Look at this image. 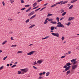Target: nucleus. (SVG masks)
Masks as SVG:
<instances>
[{
    "mask_svg": "<svg viewBox=\"0 0 79 79\" xmlns=\"http://www.w3.org/2000/svg\"><path fill=\"white\" fill-rule=\"evenodd\" d=\"M58 25L56 26L57 27H64V25L62 24H61V22H58L57 23Z\"/></svg>",
    "mask_w": 79,
    "mask_h": 79,
    "instance_id": "1",
    "label": "nucleus"
},
{
    "mask_svg": "<svg viewBox=\"0 0 79 79\" xmlns=\"http://www.w3.org/2000/svg\"><path fill=\"white\" fill-rule=\"evenodd\" d=\"M21 71H23V72L22 73V74H23L24 73H27V71H28V69L27 68L24 69H21Z\"/></svg>",
    "mask_w": 79,
    "mask_h": 79,
    "instance_id": "2",
    "label": "nucleus"
},
{
    "mask_svg": "<svg viewBox=\"0 0 79 79\" xmlns=\"http://www.w3.org/2000/svg\"><path fill=\"white\" fill-rule=\"evenodd\" d=\"M51 34H52V35L54 36H56L57 37H59V33H55L52 32L51 33Z\"/></svg>",
    "mask_w": 79,
    "mask_h": 79,
    "instance_id": "3",
    "label": "nucleus"
},
{
    "mask_svg": "<svg viewBox=\"0 0 79 79\" xmlns=\"http://www.w3.org/2000/svg\"><path fill=\"white\" fill-rule=\"evenodd\" d=\"M77 64L72 65V69H73V70H74V69H75L76 68H77Z\"/></svg>",
    "mask_w": 79,
    "mask_h": 79,
    "instance_id": "4",
    "label": "nucleus"
},
{
    "mask_svg": "<svg viewBox=\"0 0 79 79\" xmlns=\"http://www.w3.org/2000/svg\"><path fill=\"white\" fill-rule=\"evenodd\" d=\"M35 52V51H32L31 52H30L29 53H27V55H32V54H34Z\"/></svg>",
    "mask_w": 79,
    "mask_h": 79,
    "instance_id": "5",
    "label": "nucleus"
},
{
    "mask_svg": "<svg viewBox=\"0 0 79 79\" xmlns=\"http://www.w3.org/2000/svg\"><path fill=\"white\" fill-rule=\"evenodd\" d=\"M74 19V18L73 17H70L68 19L69 21H71V20H73Z\"/></svg>",
    "mask_w": 79,
    "mask_h": 79,
    "instance_id": "6",
    "label": "nucleus"
},
{
    "mask_svg": "<svg viewBox=\"0 0 79 79\" xmlns=\"http://www.w3.org/2000/svg\"><path fill=\"white\" fill-rule=\"evenodd\" d=\"M34 13H35V12L34 11H32L28 14V16H31V15H34Z\"/></svg>",
    "mask_w": 79,
    "mask_h": 79,
    "instance_id": "7",
    "label": "nucleus"
},
{
    "mask_svg": "<svg viewBox=\"0 0 79 79\" xmlns=\"http://www.w3.org/2000/svg\"><path fill=\"white\" fill-rule=\"evenodd\" d=\"M71 68V67L70 66H67L65 69V71H67L68 70H69Z\"/></svg>",
    "mask_w": 79,
    "mask_h": 79,
    "instance_id": "8",
    "label": "nucleus"
},
{
    "mask_svg": "<svg viewBox=\"0 0 79 79\" xmlns=\"http://www.w3.org/2000/svg\"><path fill=\"white\" fill-rule=\"evenodd\" d=\"M37 63L40 64L42 63V61L41 60H38L37 61Z\"/></svg>",
    "mask_w": 79,
    "mask_h": 79,
    "instance_id": "9",
    "label": "nucleus"
},
{
    "mask_svg": "<svg viewBox=\"0 0 79 79\" xmlns=\"http://www.w3.org/2000/svg\"><path fill=\"white\" fill-rule=\"evenodd\" d=\"M46 19H47V20L48 21H53V19H49V18H46Z\"/></svg>",
    "mask_w": 79,
    "mask_h": 79,
    "instance_id": "10",
    "label": "nucleus"
},
{
    "mask_svg": "<svg viewBox=\"0 0 79 79\" xmlns=\"http://www.w3.org/2000/svg\"><path fill=\"white\" fill-rule=\"evenodd\" d=\"M31 10V7H30L27 10H26V12H27V13L29 12V11Z\"/></svg>",
    "mask_w": 79,
    "mask_h": 79,
    "instance_id": "11",
    "label": "nucleus"
},
{
    "mask_svg": "<svg viewBox=\"0 0 79 79\" xmlns=\"http://www.w3.org/2000/svg\"><path fill=\"white\" fill-rule=\"evenodd\" d=\"M53 16V14H51L48 13L47 15V17H49L50 16Z\"/></svg>",
    "mask_w": 79,
    "mask_h": 79,
    "instance_id": "12",
    "label": "nucleus"
},
{
    "mask_svg": "<svg viewBox=\"0 0 79 79\" xmlns=\"http://www.w3.org/2000/svg\"><path fill=\"white\" fill-rule=\"evenodd\" d=\"M57 5H58V4H57L56 3V4H55L51 6V8H52L53 7H54L56 6Z\"/></svg>",
    "mask_w": 79,
    "mask_h": 79,
    "instance_id": "13",
    "label": "nucleus"
},
{
    "mask_svg": "<svg viewBox=\"0 0 79 79\" xmlns=\"http://www.w3.org/2000/svg\"><path fill=\"white\" fill-rule=\"evenodd\" d=\"M76 60H77V58L71 60V62H74L75 61H76Z\"/></svg>",
    "mask_w": 79,
    "mask_h": 79,
    "instance_id": "14",
    "label": "nucleus"
},
{
    "mask_svg": "<svg viewBox=\"0 0 79 79\" xmlns=\"http://www.w3.org/2000/svg\"><path fill=\"white\" fill-rule=\"evenodd\" d=\"M47 19H46L44 23V24H47V23H48V21H47Z\"/></svg>",
    "mask_w": 79,
    "mask_h": 79,
    "instance_id": "15",
    "label": "nucleus"
},
{
    "mask_svg": "<svg viewBox=\"0 0 79 79\" xmlns=\"http://www.w3.org/2000/svg\"><path fill=\"white\" fill-rule=\"evenodd\" d=\"M54 29H55V27L52 26L51 27L50 29L52 31H53V30H54Z\"/></svg>",
    "mask_w": 79,
    "mask_h": 79,
    "instance_id": "16",
    "label": "nucleus"
},
{
    "mask_svg": "<svg viewBox=\"0 0 79 79\" xmlns=\"http://www.w3.org/2000/svg\"><path fill=\"white\" fill-rule=\"evenodd\" d=\"M50 72H48L47 73H46V76H49V74H50Z\"/></svg>",
    "mask_w": 79,
    "mask_h": 79,
    "instance_id": "17",
    "label": "nucleus"
},
{
    "mask_svg": "<svg viewBox=\"0 0 79 79\" xmlns=\"http://www.w3.org/2000/svg\"><path fill=\"white\" fill-rule=\"evenodd\" d=\"M33 7H35V6H36V5H37V2H35L34 4H33Z\"/></svg>",
    "mask_w": 79,
    "mask_h": 79,
    "instance_id": "18",
    "label": "nucleus"
},
{
    "mask_svg": "<svg viewBox=\"0 0 79 79\" xmlns=\"http://www.w3.org/2000/svg\"><path fill=\"white\" fill-rule=\"evenodd\" d=\"M50 23H52V24H55L56 23V22L52 21H51Z\"/></svg>",
    "mask_w": 79,
    "mask_h": 79,
    "instance_id": "19",
    "label": "nucleus"
},
{
    "mask_svg": "<svg viewBox=\"0 0 79 79\" xmlns=\"http://www.w3.org/2000/svg\"><path fill=\"white\" fill-rule=\"evenodd\" d=\"M63 1H61L57 3H56V4H58V5H59V4H60V3H63Z\"/></svg>",
    "mask_w": 79,
    "mask_h": 79,
    "instance_id": "20",
    "label": "nucleus"
},
{
    "mask_svg": "<svg viewBox=\"0 0 79 79\" xmlns=\"http://www.w3.org/2000/svg\"><path fill=\"white\" fill-rule=\"evenodd\" d=\"M66 14V12H64L62 14V16H64Z\"/></svg>",
    "mask_w": 79,
    "mask_h": 79,
    "instance_id": "21",
    "label": "nucleus"
},
{
    "mask_svg": "<svg viewBox=\"0 0 79 79\" xmlns=\"http://www.w3.org/2000/svg\"><path fill=\"white\" fill-rule=\"evenodd\" d=\"M70 65H71V63H67L66 64V65L67 66H69Z\"/></svg>",
    "mask_w": 79,
    "mask_h": 79,
    "instance_id": "22",
    "label": "nucleus"
},
{
    "mask_svg": "<svg viewBox=\"0 0 79 79\" xmlns=\"http://www.w3.org/2000/svg\"><path fill=\"white\" fill-rule=\"evenodd\" d=\"M73 7V5H71L69 8V9L70 10V9H72Z\"/></svg>",
    "mask_w": 79,
    "mask_h": 79,
    "instance_id": "23",
    "label": "nucleus"
},
{
    "mask_svg": "<svg viewBox=\"0 0 79 79\" xmlns=\"http://www.w3.org/2000/svg\"><path fill=\"white\" fill-rule=\"evenodd\" d=\"M35 26V24H33L31 26H30L29 27V28H32L33 27Z\"/></svg>",
    "mask_w": 79,
    "mask_h": 79,
    "instance_id": "24",
    "label": "nucleus"
},
{
    "mask_svg": "<svg viewBox=\"0 0 79 79\" xmlns=\"http://www.w3.org/2000/svg\"><path fill=\"white\" fill-rule=\"evenodd\" d=\"M70 70H69V71H67L66 72V73H67L66 75H68V74H69V73H70Z\"/></svg>",
    "mask_w": 79,
    "mask_h": 79,
    "instance_id": "25",
    "label": "nucleus"
},
{
    "mask_svg": "<svg viewBox=\"0 0 79 79\" xmlns=\"http://www.w3.org/2000/svg\"><path fill=\"white\" fill-rule=\"evenodd\" d=\"M61 13H63L64 11V10L63 9H61L60 10Z\"/></svg>",
    "mask_w": 79,
    "mask_h": 79,
    "instance_id": "26",
    "label": "nucleus"
},
{
    "mask_svg": "<svg viewBox=\"0 0 79 79\" xmlns=\"http://www.w3.org/2000/svg\"><path fill=\"white\" fill-rule=\"evenodd\" d=\"M56 19L57 21V22H59V21H60V18L58 17H57L56 18Z\"/></svg>",
    "mask_w": 79,
    "mask_h": 79,
    "instance_id": "27",
    "label": "nucleus"
},
{
    "mask_svg": "<svg viewBox=\"0 0 79 79\" xmlns=\"http://www.w3.org/2000/svg\"><path fill=\"white\" fill-rule=\"evenodd\" d=\"M30 6V5L27 4V5H26L25 6V7L26 8H27L28 7H29V6Z\"/></svg>",
    "mask_w": 79,
    "mask_h": 79,
    "instance_id": "28",
    "label": "nucleus"
},
{
    "mask_svg": "<svg viewBox=\"0 0 79 79\" xmlns=\"http://www.w3.org/2000/svg\"><path fill=\"white\" fill-rule=\"evenodd\" d=\"M6 42H7V41L6 40L3 42V43H2V44L4 45V44H6Z\"/></svg>",
    "mask_w": 79,
    "mask_h": 79,
    "instance_id": "29",
    "label": "nucleus"
},
{
    "mask_svg": "<svg viewBox=\"0 0 79 79\" xmlns=\"http://www.w3.org/2000/svg\"><path fill=\"white\" fill-rule=\"evenodd\" d=\"M45 8H46V6L42 8L40 10V11H42V10H44V9H45Z\"/></svg>",
    "mask_w": 79,
    "mask_h": 79,
    "instance_id": "30",
    "label": "nucleus"
},
{
    "mask_svg": "<svg viewBox=\"0 0 79 79\" xmlns=\"http://www.w3.org/2000/svg\"><path fill=\"white\" fill-rule=\"evenodd\" d=\"M29 19H28L27 20H26L25 21V23H29Z\"/></svg>",
    "mask_w": 79,
    "mask_h": 79,
    "instance_id": "31",
    "label": "nucleus"
},
{
    "mask_svg": "<svg viewBox=\"0 0 79 79\" xmlns=\"http://www.w3.org/2000/svg\"><path fill=\"white\" fill-rule=\"evenodd\" d=\"M77 63H78V62L77 61H75L73 62V64L74 65V64H76Z\"/></svg>",
    "mask_w": 79,
    "mask_h": 79,
    "instance_id": "32",
    "label": "nucleus"
},
{
    "mask_svg": "<svg viewBox=\"0 0 79 79\" xmlns=\"http://www.w3.org/2000/svg\"><path fill=\"white\" fill-rule=\"evenodd\" d=\"M4 68V66H2L1 67H0V71L1 69H3Z\"/></svg>",
    "mask_w": 79,
    "mask_h": 79,
    "instance_id": "33",
    "label": "nucleus"
},
{
    "mask_svg": "<svg viewBox=\"0 0 79 79\" xmlns=\"http://www.w3.org/2000/svg\"><path fill=\"white\" fill-rule=\"evenodd\" d=\"M23 51H19L17 52V53H23Z\"/></svg>",
    "mask_w": 79,
    "mask_h": 79,
    "instance_id": "34",
    "label": "nucleus"
},
{
    "mask_svg": "<svg viewBox=\"0 0 79 79\" xmlns=\"http://www.w3.org/2000/svg\"><path fill=\"white\" fill-rule=\"evenodd\" d=\"M25 9H26V8L24 7V8H23L21 9H20V10L21 11H23V10H25Z\"/></svg>",
    "mask_w": 79,
    "mask_h": 79,
    "instance_id": "35",
    "label": "nucleus"
},
{
    "mask_svg": "<svg viewBox=\"0 0 79 79\" xmlns=\"http://www.w3.org/2000/svg\"><path fill=\"white\" fill-rule=\"evenodd\" d=\"M39 6H38L36 7L33 8V10H34V9H36V8H38Z\"/></svg>",
    "mask_w": 79,
    "mask_h": 79,
    "instance_id": "36",
    "label": "nucleus"
},
{
    "mask_svg": "<svg viewBox=\"0 0 79 79\" xmlns=\"http://www.w3.org/2000/svg\"><path fill=\"white\" fill-rule=\"evenodd\" d=\"M68 1H64V4H65V3H68Z\"/></svg>",
    "mask_w": 79,
    "mask_h": 79,
    "instance_id": "37",
    "label": "nucleus"
},
{
    "mask_svg": "<svg viewBox=\"0 0 79 79\" xmlns=\"http://www.w3.org/2000/svg\"><path fill=\"white\" fill-rule=\"evenodd\" d=\"M18 73L19 74H20L21 73V72L20 71H18Z\"/></svg>",
    "mask_w": 79,
    "mask_h": 79,
    "instance_id": "38",
    "label": "nucleus"
},
{
    "mask_svg": "<svg viewBox=\"0 0 79 79\" xmlns=\"http://www.w3.org/2000/svg\"><path fill=\"white\" fill-rule=\"evenodd\" d=\"M16 65H14L11 66V68H15V67H16Z\"/></svg>",
    "mask_w": 79,
    "mask_h": 79,
    "instance_id": "39",
    "label": "nucleus"
},
{
    "mask_svg": "<svg viewBox=\"0 0 79 79\" xmlns=\"http://www.w3.org/2000/svg\"><path fill=\"white\" fill-rule=\"evenodd\" d=\"M16 46H17V45H16L14 44V45H12L11 47H16Z\"/></svg>",
    "mask_w": 79,
    "mask_h": 79,
    "instance_id": "40",
    "label": "nucleus"
},
{
    "mask_svg": "<svg viewBox=\"0 0 79 79\" xmlns=\"http://www.w3.org/2000/svg\"><path fill=\"white\" fill-rule=\"evenodd\" d=\"M62 40L63 41L64 39V36H62L61 38Z\"/></svg>",
    "mask_w": 79,
    "mask_h": 79,
    "instance_id": "41",
    "label": "nucleus"
},
{
    "mask_svg": "<svg viewBox=\"0 0 79 79\" xmlns=\"http://www.w3.org/2000/svg\"><path fill=\"white\" fill-rule=\"evenodd\" d=\"M71 24V22H69L67 24V25L68 26H69Z\"/></svg>",
    "mask_w": 79,
    "mask_h": 79,
    "instance_id": "42",
    "label": "nucleus"
},
{
    "mask_svg": "<svg viewBox=\"0 0 79 79\" xmlns=\"http://www.w3.org/2000/svg\"><path fill=\"white\" fill-rule=\"evenodd\" d=\"M21 1V3H24V1L23 0H20Z\"/></svg>",
    "mask_w": 79,
    "mask_h": 79,
    "instance_id": "43",
    "label": "nucleus"
},
{
    "mask_svg": "<svg viewBox=\"0 0 79 79\" xmlns=\"http://www.w3.org/2000/svg\"><path fill=\"white\" fill-rule=\"evenodd\" d=\"M36 14L33 15V16H32V18H35V16H36Z\"/></svg>",
    "mask_w": 79,
    "mask_h": 79,
    "instance_id": "44",
    "label": "nucleus"
},
{
    "mask_svg": "<svg viewBox=\"0 0 79 79\" xmlns=\"http://www.w3.org/2000/svg\"><path fill=\"white\" fill-rule=\"evenodd\" d=\"M33 68H34V69H37V68L35 67V66H33Z\"/></svg>",
    "mask_w": 79,
    "mask_h": 79,
    "instance_id": "45",
    "label": "nucleus"
},
{
    "mask_svg": "<svg viewBox=\"0 0 79 79\" xmlns=\"http://www.w3.org/2000/svg\"><path fill=\"white\" fill-rule=\"evenodd\" d=\"M43 79V77H40V76L39 78H38V79Z\"/></svg>",
    "mask_w": 79,
    "mask_h": 79,
    "instance_id": "46",
    "label": "nucleus"
},
{
    "mask_svg": "<svg viewBox=\"0 0 79 79\" xmlns=\"http://www.w3.org/2000/svg\"><path fill=\"white\" fill-rule=\"evenodd\" d=\"M65 57V56H63L61 57V58L63 59V58H64Z\"/></svg>",
    "mask_w": 79,
    "mask_h": 79,
    "instance_id": "47",
    "label": "nucleus"
},
{
    "mask_svg": "<svg viewBox=\"0 0 79 79\" xmlns=\"http://www.w3.org/2000/svg\"><path fill=\"white\" fill-rule=\"evenodd\" d=\"M10 1L11 3H13L14 2V1H13V0H10Z\"/></svg>",
    "mask_w": 79,
    "mask_h": 79,
    "instance_id": "48",
    "label": "nucleus"
},
{
    "mask_svg": "<svg viewBox=\"0 0 79 79\" xmlns=\"http://www.w3.org/2000/svg\"><path fill=\"white\" fill-rule=\"evenodd\" d=\"M64 18V17L61 18L60 19V21H61L62 19H63Z\"/></svg>",
    "mask_w": 79,
    "mask_h": 79,
    "instance_id": "49",
    "label": "nucleus"
},
{
    "mask_svg": "<svg viewBox=\"0 0 79 79\" xmlns=\"http://www.w3.org/2000/svg\"><path fill=\"white\" fill-rule=\"evenodd\" d=\"M41 1H42V0H38L37 1V2L38 3H39V2H41Z\"/></svg>",
    "mask_w": 79,
    "mask_h": 79,
    "instance_id": "50",
    "label": "nucleus"
},
{
    "mask_svg": "<svg viewBox=\"0 0 79 79\" xmlns=\"http://www.w3.org/2000/svg\"><path fill=\"white\" fill-rule=\"evenodd\" d=\"M2 3L3 4V6H5V2H4V1L2 2Z\"/></svg>",
    "mask_w": 79,
    "mask_h": 79,
    "instance_id": "51",
    "label": "nucleus"
},
{
    "mask_svg": "<svg viewBox=\"0 0 79 79\" xmlns=\"http://www.w3.org/2000/svg\"><path fill=\"white\" fill-rule=\"evenodd\" d=\"M67 65H65L63 67L64 68H67Z\"/></svg>",
    "mask_w": 79,
    "mask_h": 79,
    "instance_id": "52",
    "label": "nucleus"
},
{
    "mask_svg": "<svg viewBox=\"0 0 79 79\" xmlns=\"http://www.w3.org/2000/svg\"><path fill=\"white\" fill-rule=\"evenodd\" d=\"M49 37H50V36H46V37H45V39H47V38H48Z\"/></svg>",
    "mask_w": 79,
    "mask_h": 79,
    "instance_id": "53",
    "label": "nucleus"
},
{
    "mask_svg": "<svg viewBox=\"0 0 79 79\" xmlns=\"http://www.w3.org/2000/svg\"><path fill=\"white\" fill-rule=\"evenodd\" d=\"M37 64V62L35 61L33 64L34 65H35Z\"/></svg>",
    "mask_w": 79,
    "mask_h": 79,
    "instance_id": "54",
    "label": "nucleus"
},
{
    "mask_svg": "<svg viewBox=\"0 0 79 79\" xmlns=\"http://www.w3.org/2000/svg\"><path fill=\"white\" fill-rule=\"evenodd\" d=\"M70 2L71 3H74V0L71 1Z\"/></svg>",
    "mask_w": 79,
    "mask_h": 79,
    "instance_id": "55",
    "label": "nucleus"
},
{
    "mask_svg": "<svg viewBox=\"0 0 79 79\" xmlns=\"http://www.w3.org/2000/svg\"><path fill=\"white\" fill-rule=\"evenodd\" d=\"M38 10H39L38 9H36V10H35V12H37V11H38Z\"/></svg>",
    "mask_w": 79,
    "mask_h": 79,
    "instance_id": "56",
    "label": "nucleus"
},
{
    "mask_svg": "<svg viewBox=\"0 0 79 79\" xmlns=\"http://www.w3.org/2000/svg\"><path fill=\"white\" fill-rule=\"evenodd\" d=\"M42 74H43V73H41L39 74V76H42Z\"/></svg>",
    "mask_w": 79,
    "mask_h": 79,
    "instance_id": "57",
    "label": "nucleus"
},
{
    "mask_svg": "<svg viewBox=\"0 0 79 79\" xmlns=\"http://www.w3.org/2000/svg\"><path fill=\"white\" fill-rule=\"evenodd\" d=\"M48 5V3H46L45 4H44V6H46V5Z\"/></svg>",
    "mask_w": 79,
    "mask_h": 79,
    "instance_id": "58",
    "label": "nucleus"
},
{
    "mask_svg": "<svg viewBox=\"0 0 79 79\" xmlns=\"http://www.w3.org/2000/svg\"><path fill=\"white\" fill-rule=\"evenodd\" d=\"M76 49H78V50H79V46H78L77 47V48H76Z\"/></svg>",
    "mask_w": 79,
    "mask_h": 79,
    "instance_id": "59",
    "label": "nucleus"
},
{
    "mask_svg": "<svg viewBox=\"0 0 79 79\" xmlns=\"http://www.w3.org/2000/svg\"><path fill=\"white\" fill-rule=\"evenodd\" d=\"M13 37H11V40H14V39H13Z\"/></svg>",
    "mask_w": 79,
    "mask_h": 79,
    "instance_id": "60",
    "label": "nucleus"
},
{
    "mask_svg": "<svg viewBox=\"0 0 79 79\" xmlns=\"http://www.w3.org/2000/svg\"><path fill=\"white\" fill-rule=\"evenodd\" d=\"M42 74H43V75H44V74H45V72H44L43 73H42Z\"/></svg>",
    "mask_w": 79,
    "mask_h": 79,
    "instance_id": "61",
    "label": "nucleus"
},
{
    "mask_svg": "<svg viewBox=\"0 0 79 79\" xmlns=\"http://www.w3.org/2000/svg\"><path fill=\"white\" fill-rule=\"evenodd\" d=\"M6 66H7L8 67L10 66V64H7Z\"/></svg>",
    "mask_w": 79,
    "mask_h": 79,
    "instance_id": "62",
    "label": "nucleus"
},
{
    "mask_svg": "<svg viewBox=\"0 0 79 79\" xmlns=\"http://www.w3.org/2000/svg\"><path fill=\"white\" fill-rule=\"evenodd\" d=\"M63 4H64V2H62L61 3H60V5H63Z\"/></svg>",
    "mask_w": 79,
    "mask_h": 79,
    "instance_id": "63",
    "label": "nucleus"
},
{
    "mask_svg": "<svg viewBox=\"0 0 79 79\" xmlns=\"http://www.w3.org/2000/svg\"><path fill=\"white\" fill-rule=\"evenodd\" d=\"M18 64V62H15L14 64Z\"/></svg>",
    "mask_w": 79,
    "mask_h": 79,
    "instance_id": "64",
    "label": "nucleus"
}]
</instances>
